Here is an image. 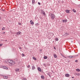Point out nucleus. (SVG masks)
Listing matches in <instances>:
<instances>
[{"mask_svg": "<svg viewBox=\"0 0 80 80\" xmlns=\"http://www.w3.org/2000/svg\"><path fill=\"white\" fill-rule=\"evenodd\" d=\"M8 63H10V65H12L13 64H15V61L10 60H8Z\"/></svg>", "mask_w": 80, "mask_h": 80, "instance_id": "1", "label": "nucleus"}, {"mask_svg": "<svg viewBox=\"0 0 80 80\" xmlns=\"http://www.w3.org/2000/svg\"><path fill=\"white\" fill-rule=\"evenodd\" d=\"M50 16L52 20H53V19H54L55 17V14L52 13H50Z\"/></svg>", "mask_w": 80, "mask_h": 80, "instance_id": "2", "label": "nucleus"}, {"mask_svg": "<svg viewBox=\"0 0 80 80\" xmlns=\"http://www.w3.org/2000/svg\"><path fill=\"white\" fill-rule=\"evenodd\" d=\"M41 12L42 13L43 15H46V14L45 13V12L43 11V10H41Z\"/></svg>", "mask_w": 80, "mask_h": 80, "instance_id": "3", "label": "nucleus"}, {"mask_svg": "<svg viewBox=\"0 0 80 80\" xmlns=\"http://www.w3.org/2000/svg\"><path fill=\"white\" fill-rule=\"evenodd\" d=\"M62 22H63L64 23H66L67 22V19L66 20H63L62 21Z\"/></svg>", "mask_w": 80, "mask_h": 80, "instance_id": "4", "label": "nucleus"}, {"mask_svg": "<svg viewBox=\"0 0 80 80\" xmlns=\"http://www.w3.org/2000/svg\"><path fill=\"white\" fill-rule=\"evenodd\" d=\"M30 22H31V25H33V24H34V22H33V21H32V20H31L30 21Z\"/></svg>", "mask_w": 80, "mask_h": 80, "instance_id": "5", "label": "nucleus"}, {"mask_svg": "<svg viewBox=\"0 0 80 80\" xmlns=\"http://www.w3.org/2000/svg\"><path fill=\"white\" fill-rule=\"evenodd\" d=\"M35 0H32V4H33V5L35 4Z\"/></svg>", "mask_w": 80, "mask_h": 80, "instance_id": "6", "label": "nucleus"}, {"mask_svg": "<svg viewBox=\"0 0 80 80\" xmlns=\"http://www.w3.org/2000/svg\"><path fill=\"white\" fill-rule=\"evenodd\" d=\"M21 34V32L19 31L17 32V35H20Z\"/></svg>", "mask_w": 80, "mask_h": 80, "instance_id": "7", "label": "nucleus"}, {"mask_svg": "<svg viewBox=\"0 0 80 80\" xmlns=\"http://www.w3.org/2000/svg\"><path fill=\"white\" fill-rule=\"evenodd\" d=\"M38 70L39 72H42V70H41V68H38Z\"/></svg>", "mask_w": 80, "mask_h": 80, "instance_id": "8", "label": "nucleus"}, {"mask_svg": "<svg viewBox=\"0 0 80 80\" xmlns=\"http://www.w3.org/2000/svg\"><path fill=\"white\" fill-rule=\"evenodd\" d=\"M3 68H4V69H7L8 68L7 67L3 66Z\"/></svg>", "mask_w": 80, "mask_h": 80, "instance_id": "9", "label": "nucleus"}, {"mask_svg": "<svg viewBox=\"0 0 80 80\" xmlns=\"http://www.w3.org/2000/svg\"><path fill=\"white\" fill-rule=\"evenodd\" d=\"M35 69V67L34 66H33L32 67V70H34Z\"/></svg>", "mask_w": 80, "mask_h": 80, "instance_id": "10", "label": "nucleus"}, {"mask_svg": "<svg viewBox=\"0 0 80 80\" xmlns=\"http://www.w3.org/2000/svg\"><path fill=\"white\" fill-rule=\"evenodd\" d=\"M65 76L66 77H69V76H70V75H69V74H65Z\"/></svg>", "mask_w": 80, "mask_h": 80, "instance_id": "11", "label": "nucleus"}, {"mask_svg": "<svg viewBox=\"0 0 80 80\" xmlns=\"http://www.w3.org/2000/svg\"><path fill=\"white\" fill-rule=\"evenodd\" d=\"M19 71V69L18 68H16L15 70V71H16V72H18Z\"/></svg>", "mask_w": 80, "mask_h": 80, "instance_id": "12", "label": "nucleus"}, {"mask_svg": "<svg viewBox=\"0 0 80 80\" xmlns=\"http://www.w3.org/2000/svg\"><path fill=\"white\" fill-rule=\"evenodd\" d=\"M54 58H57V55H56L55 54H54Z\"/></svg>", "mask_w": 80, "mask_h": 80, "instance_id": "13", "label": "nucleus"}, {"mask_svg": "<svg viewBox=\"0 0 80 80\" xmlns=\"http://www.w3.org/2000/svg\"><path fill=\"white\" fill-rule=\"evenodd\" d=\"M66 13H69V10H66Z\"/></svg>", "mask_w": 80, "mask_h": 80, "instance_id": "14", "label": "nucleus"}, {"mask_svg": "<svg viewBox=\"0 0 80 80\" xmlns=\"http://www.w3.org/2000/svg\"><path fill=\"white\" fill-rule=\"evenodd\" d=\"M76 75H77L78 76H79L80 75V73H76Z\"/></svg>", "mask_w": 80, "mask_h": 80, "instance_id": "15", "label": "nucleus"}, {"mask_svg": "<svg viewBox=\"0 0 80 80\" xmlns=\"http://www.w3.org/2000/svg\"><path fill=\"white\" fill-rule=\"evenodd\" d=\"M48 58V57H47V56H44V59H47Z\"/></svg>", "mask_w": 80, "mask_h": 80, "instance_id": "16", "label": "nucleus"}, {"mask_svg": "<svg viewBox=\"0 0 80 80\" xmlns=\"http://www.w3.org/2000/svg\"><path fill=\"white\" fill-rule=\"evenodd\" d=\"M73 56H69V58H72V57H73Z\"/></svg>", "mask_w": 80, "mask_h": 80, "instance_id": "17", "label": "nucleus"}, {"mask_svg": "<svg viewBox=\"0 0 80 80\" xmlns=\"http://www.w3.org/2000/svg\"><path fill=\"white\" fill-rule=\"evenodd\" d=\"M32 58L35 60H37V59H36V58H35V57H33Z\"/></svg>", "mask_w": 80, "mask_h": 80, "instance_id": "18", "label": "nucleus"}, {"mask_svg": "<svg viewBox=\"0 0 80 80\" xmlns=\"http://www.w3.org/2000/svg\"><path fill=\"white\" fill-rule=\"evenodd\" d=\"M39 25V24L38 23H37L35 24V26H36V27H37V26H38Z\"/></svg>", "mask_w": 80, "mask_h": 80, "instance_id": "19", "label": "nucleus"}, {"mask_svg": "<svg viewBox=\"0 0 80 80\" xmlns=\"http://www.w3.org/2000/svg\"><path fill=\"white\" fill-rule=\"evenodd\" d=\"M41 78H42V79H44V76H41Z\"/></svg>", "mask_w": 80, "mask_h": 80, "instance_id": "20", "label": "nucleus"}, {"mask_svg": "<svg viewBox=\"0 0 80 80\" xmlns=\"http://www.w3.org/2000/svg\"><path fill=\"white\" fill-rule=\"evenodd\" d=\"M4 78H5V79H7V77L4 76L3 77Z\"/></svg>", "mask_w": 80, "mask_h": 80, "instance_id": "21", "label": "nucleus"}, {"mask_svg": "<svg viewBox=\"0 0 80 80\" xmlns=\"http://www.w3.org/2000/svg\"><path fill=\"white\" fill-rule=\"evenodd\" d=\"M76 71H77V72H80V69H76Z\"/></svg>", "mask_w": 80, "mask_h": 80, "instance_id": "22", "label": "nucleus"}, {"mask_svg": "<svg viewBox=\"0 0 80 80\" xmlns=\"http://www.w3.org/2000/svg\"><path fill=\"white\" fill-rule=\"evenodd\" d=\"M55 40H56V41H58V38H55Z\"/></svg>", "mask_w": 80, "mask_h": 80, "instance_id": "23", "label": "nucleus"}, {"mask_svg": "<svg viewBox=\"0 0 80 80\" xmlns=\"http://www.w3.org/2000/svg\"><path fill=\"white\" fill-rule=\"evenodd\" d=\"M72 11H73V12H74V13H75L76 12V11H75L74 9L72 10Z\"/></svg>", "mask_w": 80, "mask_h": 80, "instance_id": "24", "label": "nucleus"}, {"mask_svg": "<svg viewBox=\"0 0 80 80\" xmlns=\"http://www.w3.org/2000/svg\"><path fill=\"white\" fill-rule=\"evenodd\" d=\"M22 57H25V55L23 53L22 54Z\"/></svg>", "mask_w": 80, "mask_h": 80, "instance_id": "25", "label": "nucleus"}, {"mask_svg": "<svg viewBox=\"0 0 80 80\" xmlns=\"http://www.w3.org/2000/svg\"><path fill=\"white\" fill-rule=\"evenodd\" d=\"M27 67L28 68H30V65H28V66Z\"/></svg>", "mask_w": 80, "mask_h": 80, "instance_id": "26", "label": "nucleus"}, {"mask_svg": "<svg viewBox=\"0 0 80 80\" xmlns=\"http://www.w3.org/2000/svg\"><path fill=\"white\" fill-rule=\"evenodd\" d=\"M5 30V28L3 27L2 28V30Z\"/></svg>", "mask_w": 80, "mask_h": 80, "instance_id": "27", "label": "nucleus"}, {"mask_svg": "<svg viewBox=\"0 0 80 80\" xmlns=\"http://www.w3.org/2000/svg\"><path fill=\"white\" fill-rule=\"evenodd\" d=\"M69 35L68 33H66V35Z\"/></svg>", "mask_w": 80, "mask_h": 80, "instance_id": "28", "label": "nucleus"}, {"mask_svg": "<svg viewBox=\"0 0 80 80\" xmlns=\"http://www.w3.org/2000/svg\"><path fill=\"white\" fill-rule=\"evenodd\" d=\"M38 5H40V2H38Z\"/></svg>", "mask_w": 80, "mask_h": 80, "instance_id": "29", "label": "nucleus"}, {"mask_svg": "<svg viewBox=\"0 0 80 80\" xmlns=\"http://www.w3.org/2000/svg\"><path fill=\"white\" fill-rule=\"evenodd\" d=\"M2 45L3 44H0V47H1V46H2Z\"/></svg>", "mask_w": 80, "mask_h": 80, "instance_id": "30", "label": "nucleus"}, {"mask_svg": "<svg viewBox=\"0 0 80 80\" xmlns=\"http://www.w3.org/2000/svg\"><path fill=\"white\" fill-rule=\"evenodd\" d=\"M75 62H78V60H75Z\"/></svg>", "mask_w": 80, "mask_h": 80, "instance_id": "31", "label": "nucleus"}, {"mask_svg": "<svg viewBox=\"0 0 80 80\" xmlns=\"http://www.w3.org/2000/svg\"><path fill=\"white\" fill-rule=\"evenodd\" d=\"M23 79H24V80H27V79H26V78H23Z\"/></svg>", "mask_w": 80, "mask_h": 80, "instance_id": "32", "label": "nucleus"}, {"mask_svg": "<svg viewBox=\"0 0 80 80\" xmlns=\"http://www.w3.org/2000/svg\"><path fill=\"white\" fill-rule=\"evenodd\" d=\"M61 55H62V57H64V56L63 55V54H61Z\"/></svg>", "mask_w": 80, "mask_h": 80, "instance_id": "33", "label": "nucleus"}, {"mask_svg": "<svg viewBox=\"0 0 80 80\" xmlns=\"http://www.w3.org/2000/svg\"><path fill=\"white\" fill-rule=\"evenodd\" d=\"M49 76H50V77H51V75L50 74H49Z\"/></svg>", "mask_w": 80, "mask_h": 80, "instance_id": "34", "label": "nucleus"}, {"mask_svg": "<svg viewBox=\"0 0 80 80\" xmlns=\"http://www.w3.org/2000/svg\"><path fill=\"white\" fill-rule=\"evenodd\" d=\"M20 48V49H22V48L20 47V48Z\"/></svg>", "mask_w": 80, "mask_h": 80, "instance_id": "35", "label": "nucleus"}, {"mask_svg": "<svg viewBox=\"0 0 80 80\" xmlns=\"http://www.w3.org/2000/svg\"><path fill=\"white\" fill-rule=\"evenodd\" d=\"M63 57H64V58H65V56H63Z\"/></svg>", "mask_w": 80, "mask_h": 80, "instance_id": "36", "label": "nucleus"}, {"mask_svg": "<svg viewBox=\"0 0 80 80\" xmlns=\"http://www.w3.org/2000/svg\"><path fill=\"white\" fill-rule=\"evenodd\" d=\"M48 75H50V74H49V73H48Z\"/></svg>", "mask_w": 80, "mask_h": 80, "instance_id": "37", "label": "nucleus"}, {"mask_svg": "<svg viewBox=\"0 0 80 80\" xmlns=\"http://www.w3.org/2000/svg\"><path fill=\"white\" fill-rule=\"evenodd\" d=\"M2 11H5V10H3V9H2Z\"/></svg>", "mask_w": 80, "mask_h": 80, "instance_id": "38", "label": "nucleus"}, {"mask_svg": "<svg viewBox=\"0 0 80 80\" xmlns=\"http://www.w3.org/2000/svg\"><path fill=\"white\" fill-rule=\"evenodd\" d=\"M72 78H74V77H72Z\"/></svg>", "mask_w": 80, "mask_h": 80, "instance_id": "39", "label": "nucleus"}, {"mask_svg": "<svg viewBox=\"0 0 80 80\" xmlns=\"http://www.w3.org/2000/svg\"><path fill=\"white\" fill-rule=\"evenodd\" d=\"M19 25H21V23H19Z\"/></svg>", "mask_w": 80, "mask_h": 80, "instance_id": "40", "label": "nucleus"}, {"mask_svg": "<svg viewBox=\"0 0 80 80\" xmlns=\"http://www.w3.org/2000/svg\"><path fill=\"white\" fill-rule=\"evenodd\" d=\"M5 41H7V40H5Z\"/></svg>", "mask_w": 80, "mask_h": 80, "instance_id": "41", "label": "nucleus"}, {"mask_svg": "<svg viewBox=\"0 0 80 80\" xmlns=\"http://www.w3.org/2000/svg\"><path fill=\"white\" fill-rule=\"evenodd\" d=\"M5 33V32H4V33Z\"/></svg>", "mask_w": 80, "mask_h": 80, "instance_id": "42", "label": "nucleus"}, {"mask_svg": "<svg viewBox=\"0 0 80 80\" xmlns=\"http://www.w3.org/2000/svg\"><path fill=\"white\" fill-rule=\"evenodd\" d=\"M5 33V32H4V33Z\"/></svg>", "mask_w": 80, "mask_h": 80, "instance_id": "43", "label": "nucleus"}]
</instances>
